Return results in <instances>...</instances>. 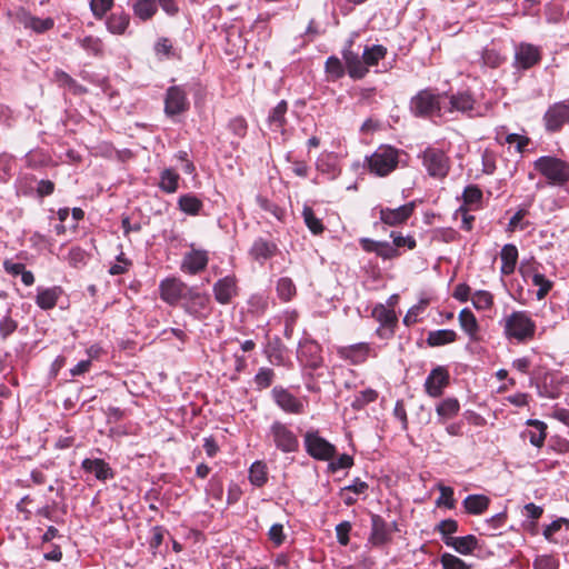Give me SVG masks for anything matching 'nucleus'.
Segmentation results:
<instances>
[{
	"label": "nucleus",
	"instance_id": "obj_1",
	"mask_svg": "<svg viewBox=\"0 0 569 569\" xmlns=\"http://www.w3.org/2000/svg\"><path fill=\"white\" fill-rule=\"evenodd\" d=\"M446 100L447 93L425 89L411 98L410 109L417 117L441 118L446 114Z\"/></svg>",
	"mask_w": 569,
	"mask_h": 569
},
{
	"label": "nucleus",
	"instance_id": "obj_2",
	"mask_svg": "<svg viewBox=\"0 0 569 569\" xmlns=\"http://www.w3.org/2000/svg\"><path fill=\"white\" fill-rule=\"evenodd\" d=\"M533 167L550 184L562 186L569 181V163L559 158L540 157L533 162Z\"/></svg>",
	"mask_w": 569,
	"mask_h": 569
},
{
	"label": "nucleus",
	"instance_id": "obj_3",
	"mask_svg": "<svg viewBox=\"0 0 569 569\" xmlns=\"http://www.w3.org/2000/svg\"><path fill=\"white\" fill-rule=\"evenodd\" d=\"M503 329L507 338L526 341L535 336L536 325L526 311H513L505 318Z\"/></svg>",
	"mask_w": 569,
	"mask_h": 569
},
{
	"label": "nucleus",
	"instance_id": "obj_4",
	"mask_svg": "<svg viewBox=\"0 0 569 569\" xmlns=\"http://www.w3.org/2000/svg\"><path fill=\"white\" fill-rule=\"evenodd\" d=\"M368 168L371 173L379 177L388 176L399 162V151L391 146H380L367 158Z\"/></svg>",
	"mask_w": 569,
	"mask_h": 569
},
{
	"label": "nucleus",
	"instance_id": "obj_5",
	"mask_svg": "<svg viewBox=\"0 0 569 569\" xmlns=\"http://www.w3.org/2000/svg\"><path fill=\"white\" fill-rule=\"evenodd\" d=\"M423 166L431 177L443 178L449 171V159L437 148H427L422 154Z\"/></svg>",
	"mask_w": 569,
	"mask_h": 569
},
{
	"label": "nucleus",
	"instance_id": "obj_6",
	"mask_svg": "<svg viewBox=\"0 0 569 569\" xmlns=\"http://www.w3.org/2000/svg\"><path fill=\"white\" fill-rule=\"evenodd\" d=\"M305 443L307 452L318 460H330L336 453L335 446L320 437L318 432L308 431L305 436Z\"/></svg>",
	"mask_w": 569,
	"mask_h": 569
},
{
	"label": "nucleus",
	"instance_id": "obj_7",
	"mask_svg": "<svg viewBox=\"0 0 569 569\" xmlns=\"http://www.w3.org/2000/svg\"><path fill=\"white\" fill-rule=\"evenodd\" d=\"M270 437L276 447L282 452H293L298 449L299 442L295 433L279 421L272 423Z\"/></svg>",
	"mask_w": 569,
	"mask_h": 569
},
{
	"label": "nucleus",
	"instance_id": "obj_8",
	"mask_svg": "<svg viewBox=\"0 0 569 569\" xmlns=\"http://www.w3.org/2000/svg\"><path fill=\"white\" fill-rule=\"evenodd\" d=\"M189 101L186 91L178 86L170 87L167 90L164 100V112L172 117L187 111Z\"/></svg>",
	"mask_w": 569,
	"mask_h": 569
},
{
	"label": "nucleus",
	"instance_id": "obj_9",
	"mask_svg": "<svg viewBox=\"0 0 569 569\" xmlns=\"http://www.w3.org/2000/svg\"><path fill=\"white\" fill-rule=\"evenodd\" d=\"M416 208L415 202H408L403 206H400L398 208L391 209V208H380L379 216L381 222H383L387 226H400L405 223L413 213Z\"/></svg>",
	"mask_w": 569,
	"mask_h": 569
},
{
	"label": "nucleus",
	"instance_id": "obj_10",
	"mask_svg": "<svg viewBox=\"0 0 569 569\" xmlns=\"http://www.w3.org/2000/svg\"><path fill=\"white\" fill-rule=\"evenodd\" d=\"M188 288L182 281L171 278L160 283V297L169 305H176L180 299L187 298Z\"/></svg>",
	"mask_w": 569,
	"mask_h": 569
},
{
	"label": "nucleus",
	"instance_id": "obj_11",
	"mask_svg": "<svg viewBox=\"0 0 569 569\" xmlns=\"http://www.w3.org/2000/svg\"><path fill=\"white\" fill-rule=\"evenodd\" d=\"M209 301V296L200 293L193 289H189L187 298H184L183 307L188 313L198 319H202L207 316Z\"/></svg>",
	"mask_w": 569,
	"mask_h": 569
},
{
	"label": "nucleus",
	"instance_id": "obj_12",
	"mask_svg": "<svg viewBox=\"0 0 569 569\" xmlns=\"http://www.w3.org/2000/svg\"><path fill=\"white\" fill-rule=\"evenodd\" d=\"M476 100L469 92H458L456 94L448 96L446 100V113L459 111L467 113L469 117H473Z\"/></svg>",
	"mask_w": 569,
	"mask_h": 569
},
{
	"label": "nucleus",
	"instance_id": "obj_13",
	"mask_svg": "<svg viewBox=\"0 0 569 569\" xmlns=\"http://www.w3.org/2000/svg\"><path fill=\"white\" fill-rule=\"evenodd\" d=\"M337 353L341 359L350 361L352 365L363 363L371 355L369 343L360 342L350 346L337 348Z\"/></svg>",
	"mask_w": 569,
	"mask_h": 569
},
{
	"label": "nucleus",
	"instance_id": "obj_14",
	"mask_svg": "<svg viewBox=\"0 0 569 569\" xmlns=\"http://www.w3.org/2000/svg\"><path fill=\"white\" fill-rule=\"evenodd\" d=\"M568 121H569V104H567L565 102L555 103L547 110V112L545 114L546 128L549 131L559 130Z\"/></svg>",
	"mask_w": 569,
	"mask_h": 569
},
{
	"label": "nucleus",
	"instance_id": "obj_15",
	"mask_svg": "<svg viewBox=\"0 0 569 569\" xmlns=\"http://www.w3.org/2000/svg\"><path fill=\"white\" fill-rule=\"evenodd\" d=\"M541 59L538 47L530 43H520L516 48L515 62L518 68L529 69L537 64Z\"/></svg>",
	"mask_w": 569,
	"mask_h": 569
},
{
	"label": "nucleus",
	"instance_id": "obj_16",
	"mask_svg": "<svg viewBox=\"0 0 569 569\" xmlns=\"http://www.w3.org/2000/svg\"><path fill=\"white\" fill-rule=\"evenodd\" d=\"M209 258L206 250L192 249L183 257L181 269L190 274H197L208 264Z\"/></svg>",
	"mask_w": 569,
	"mask_h": 569
},
{
	"label": "nucleus",
	"instance_id": "obj_17",
	"mask_svg": "<svg viewBox=\"0 0 569 569\" xmlns=\"http://www.w3.org/2000/svg\"><path fill=\"white\" fill-rule=\"evenodd\" d=\"M351 44L342 51V57L352 79H362L368 73V68L363 62L362 57L350 49Z\"/></svg>",
	"mask_w": 569,
	"mask_h": 569
},
{
	"label": "nucleus",
	"instance_id": "obj_18",
	"mask_svg": "<svg viewBox=\"0 0 569 569\" xmlns=\"http://www.w3.org/2000/svg\"><path fill=\"white\" fill-rule=\"evenodd\" d=\"M236 280L232 277H224L218 280L213 287L214 298L218 302L226 305L236 295Z\"/></svg>",
	"mask_w": 569,
	"mask_h": 569
},
{
	"label": "nucleus",
	"instance_id": "obj_19",
	"mask_svg": "<svg viewBox=\"0 0 569 569\" xmlns=\"http://www.w3.org/2000/svg\"><path fill=\"white\" fill-rule=\"evenodd\" d=\"M277 250L278 248L276 243L259 238L253 242L250 249V254L254 260L263 262L272 258L277 253Z\"/></svg>",
	"mask_w": 569,
	"mask_h": 569
},
{
	"label": "nucleus",
	"instance_id": "obj_20",
	"mask_svg": "<svg viewBox=\"0 0 569 569\" xmlns=\"http://www.w3.org/2000/svg\"><path fill=\"white\" fill-rule=\"evenodd\" d=\"M82 469L91 472L98 480H107L113 477V472L109 465L102 459H84Z\"/></svg>",
	"mask_w": 569,
	"mask_h": 569
},
{
	"label": "nucleus",
	"instance_id": "obj_21",
	"mask_svg": "<svg viewBox=\"0 0 569 569\" xmlns=\"http://www.w3.org/2000/svg\"><path fill=\"white\" fill-rule=\"evenodd\" d=\"M369 540L373 546H381L390 540L388 526L379 516H373L371 519V535Z\"/></svg>",
	"mask_w": 569,
	"mask_h": 569
},
{
	"label": "nucleus",
	"instance_id": "obj_22",
	"mask_svg": "<svg viewBox=\"0 0 569 569\" xmlns=\"http://www.w3.org/2000/svg\"><path fill=\"white\" fill-rule=\"evenodd\" d=\"M501 258V273L502 274H511L518 261V249L515 244L508 243L505 244L500 252Z\"/></svg>",
	"mask_w": 569,
	"mask_h": 569
},
{
	"label": "nucleus",
	"instance_id": "obj_23",
	"mask_svg": "<svg viewBox=\"0 0 569 569\" xmlns=\"http://www.w3.org/2000/svg\"><path fill=\"white\" fill-rule=\"evenodd\" d=\"M449 382V373L447 369L438 367L433 369L426 380V391H440L446 388Z\"/></svg>",
	"mask_w": 569,
	"mask_h": 569
},
{
	"label": "nucleus",
	"instance_id": "obj_24",
	"mask_svg": "<svg viewBox=\"0 0 569 569\" xmlns=\"http://www.w3.org/2000/svg\"><path fill=\"white\" fill-rule=\"evenodd\" d=\"M274 400L286 412L299 413L303 409V401L293 393H274Z\"/></svg>",
	"mask_w": 569,
	"mask_h": 569
},
{
	"label": "nucleus",
	"instance_id": "obj_25",
	"mask_svg": "<svg viewBox=\"0 0 569 569\" xmlns=\"http://www.w3.org/2000/svg\"><path fill=\"white\" fill-rule=\"evenodd\" d=\"M445 543L452 547L459 553L468 555L476 548L477 539L471 535L465 537H448L445 539Z\"/></svg>",
	"mask_w": 569,
	"mask_h": 569
},
{
	"label": "nucleus",
	"instance_id": "obj_26",
	"mask_svg": "<svg viewBox=\"0 0 569 569\" xmlns=\"http://www.w3.org/2000/svg\"><path fill=\"white\" fill-rule=\"evenodd\" d=\"M490 500L483 495H470L463 500V507L468 513L481 515L489 507Z\"/></svg>",
	"mask_w": 569,
	"mask_h": 569
},
{
	"label": "nucleus",
	"instance_id": "obj_27",
	"mask_svg": "<svg viewBox=\"0 0 569 569\" xmlns=\"http://www.w3.org/2000/svg\"><path fill=\"white\" fill-rule=\"evenodd\" d=\"M21 22L26 28L33 30L37 33L46 32L53 28L54 21L52 18H38L30 14H23Z\"/></svg>",
	"mask_w": 569,
	"mask_h": 569
},
{
	"label": "nucleus",
	"instance_id": "obj_28",
	"mask_svg": "<svg viewBox=\"0 0 569 569\" xmlns=\"http://www.w3.org/2000/svg\"><path fill=\"white\" fill-rule=\"evenodd\" d=\"M58 298L59 292L57 288L38 289L36 302L41 309L49 310L57 305Z\"/></svg>",
	"mask_w": 569,
	"mask_h": 569
},
{
	"label": "nucleus",
	"instance_id": "obj_29",
	"mask_svg": "<svg viewBox=\"0 0 569 569\" xmlns=\"http://www.w3.org/2000/svg\"><path fill=\"white\" fill-rule=\"evenodd\" d=\"M457 338V333L450 329H441L430 331L427 338L429 346L437 347L453 342Z\"/></svg>",
	"mask_w": 569,
	"mask_h": 569
},
{
	"label": "nucleus",
	"instance_id": "obj_30",
	"mask_svg": "<svg viewBox=\"0 0 569 569\" xmlns=\"http://www.w3.org/2000/svg\"><path fill=\"white\" fill-rule=\"evenodd\" d=\"M4 269L12 276H21V281L26 286H31L34 282V276L31 271L26 270L24 264L20 262L4 261Z\"/></svg>",
	"mask_w": 569,
	"mask_h": 569
},
{
	"label": "nucleus",
	"instance_id": "obj_31",
	"mask_svg": "<svg viewBox=\"0 0 569 569\" xmlns=\"http://www.w3.org/2000/svg\"><path fill=\"white\" fill-rule=\"evenodd\" d=\"M387 54V49L381 44H373L371 47H367L363 50L362 59L365 64L368 67L377 66L378 62L383 59Z\"/></svg>",
	"mask_w": 569,
	"mask_h": 569
},
{
	"label": "nucleus",
	"instance_id": "obj_32",
	"mask_svg": "<svg viewBox=\"0 0 569 569\" xmlns=\"http://www.w3.org/2000/svg\"><path fill=\"white\" fill-rule=\"evenodd\" d=\"M320 347L316 342H305L303 345H300L298 356L301 360H303L307 353H310L311 359L307 360L306 362L310 367L316 368L320 363V356L318 355Z\"/></svg>",
	"mask_w": 569,
	"mask_h": 569
},
{
	"label": "nucleus",
	"instance_id": "obj_33",
	"mask_svg": "<svg viewBox=\"0 0 569 569\" xmlns=\"http://www.w3.org/2000/svg\"><path fill=\"white\" fill-rule=\"evenodd\" d=\"M277 293L282 301H290L297 293L296 284L290 278L282 277L277 282Z\"/></svg>",
	"mask_w": 569,
	"mask_h": 569
},
{
	"label": "nucleus",
	"instance_id": "obj_34",
	"mask_svg": "<svg viewBox=\"0 0 569 569\" xmlns=\"http://www.w3.org/2000/svg\"><path fill=\"white\" fill-rule=\"evenodd\" d=\"M288 110V104L284 100L280 101L270 112L269 122L270 126L274 129H282L286 124V113Z\"/></svg>",
	"mask_w": 569,
	"mask_h": 569
},
{
	"label": "nucleus",
	"instance_id": "obj_35",
	"mask_svg": "<svg viewBox=\"0 0 569 569\" xmlns=\"http://www.w3.org/2000/svg\"><path fill=\"white\" fill-rule=\"evenodd\" d=\"M133 11L141 20H149L157 11L156 0H137Z\"/></svg>",
	"mask_w": 569,
	"mask_h": 569
},
{
	"label": "nucleus",
	"instance_id": "obj_36",
	"mask_svg": "<svg viewBox=\"0 0 569 569\" xmlns=\"http://www.w3.org/2000/svg\"><path fill=\"white\" fill-rule=\"evenodd\" d=\"M179 174L172 169H164L160 176L161 190L172 193L178 189Z\"/></svg>",
	"mask_w": 569,
	"mask_h": 569
},
{
	"label": "nucleus",
	"instance_id": "obj_37",
	"mask_svg": "<svg viewBox=\"0 0 569 569\" xmlns=\"http://www.w3.org/2000/svg\"><path fill=\"white\" fill-rule=\"evenodd\" d=\"M180 210L188 214H198L202 208V202L196 196L184 194L179 198L178 201Z\"/></svg>",
	"mask_w": 569,
	"mask_h": 569
},
{
	"label": "nucleus",
	"instance_id": "obj_38",
	"mask_svg": "<svg viewBox=\"0 0 569 569\" xmlns=\"http://www.w3.org/2000/svg\"><path fill=\"white\" fill-rule=\"evenodd\" d=\"M459 323L470 337H475L478 331V322L475 315L469 309H462L459 313Z\"/></svg>",
	"mask_w": 569,
	"mask_h": 569
},
{
	"label": "nucleus",
	"instance_id": "obj_39",
	"mask_svg": "<svg viewBox=\"0 0 569 569\" xmlns=\"http://www.w3.org/2000/svg\"><path fill=\"white\" fill-rule=\"evenodd\" d=\"M129 16L124 13L111 14L107 21L108 30L116 34H121L129 26Z\"/></svg>",
	"mask_w": 569,
	"mask_h": 569
},
{
	"label": "nucleus",
	"instance_id": "obj_40",
	"mask_svg": "<svg viewBox=\"0 0 569 569\" xmlns=\"http://www.w3.org/2000/svg\"><path fill=\"white\" fill-rule=\"evenodd\" d=\"M326 72L328 79L335 81L343 77L345 67L339 58L331 56L326 61Z\"/></svg>",
	"mask_w": 569,
	"mask_h": 569
},
{
	"label": "nucleus",
	"instance_id": "obj_41",
	"mask_svg": "<svg viewBox=\"0 0 569 569\" xmlns=\"http://www.w3.org/2000/svg\"><path fill=\"white\" fill-rule=\"evenodd\" d=\"M250 482L257 487H261L267 481V467L264 463L257 461L249 470Z\"/></svg>",
	"mask_w": 569,
	"mask_h": 569
},
{
	"label": "nucleus",
	"instance_id": "obj_42",
	"mask_svg": "<svg viewBox=\"0 0 569 569\" xmlns=\"http://www.w3.org/2000/svg\"><path fill=\"white\" fill-rule=\"evenodd\" d=\"M302 217L306 226L313 234H319L323 231V224L320 219H318L310 207H305L302 210Z\"/></svg>",
	"mask_w": 569,
	"mask_h": 569
},
{
	"label": "nucleus",
	"instance_id": "obj_43",
	"mask_svg": "<svg viewBox=\"0 0 569 569\" xmlns=\"http://www.w3.org/2000/svg\"><path fill=\"white\" fill-rule=\"evenodd\" d=\"M532 283L533 286L538 287L537 290V299L542 300L551 290L553 283L547 279L542 273L535 272L532 274Z\"/></svg>",
	"mask_w": 569,
	"mask_h": 569
},
{
	"label": "nucleus",
	"instance_id": "obj_44",
	"mask_svg": "<svg viewBox=\"0 0 569 569\" xmlns=\"http://www.w3.org/2000/svg\"><path fill=\"white\" fill-rule=\"evenodd\" d=\"M372 313L373 317L385 327H392L397 321L393 310L387 309L382 305L376 307Z\"/></svg>",
	"mask_w": 569,
	"mask_h": 569
},
{
	"label": "nucleus",
	"instance_id": "obj_45",
	"mask_svg": "<svg viewBox=\"0 0 569 569\" xmlns=\"http://www.w3.org/2000/svg\"><path fill=\"white\" fill-rule=\"evenodd\" d=\"M80 46L93 56H101L103 53V43L101 39L92 36L84 37L79 40Z\"/></svg>",
	"mask_w": 569,
	"mask_h": 569
},
{
	"label": "nucleus",
	"instance_id": "obj_46",
	"mask_svg": "<svg viewBox=\"0 0 569 569\" xmlns=\"http://www.w3.org/2000/svg\"><path fill=\"white\" fill-rule=\"evenodd\" d=\"M528 425L536 428L535 432H530V442L531 445L540 448L543 446L546 439V428L547 426L539 420H529Z\"/></svg>",
	"mask_w": 569,
	"mask_h": 569
},
{
	"label": "nucleus",
	"instance_id": "obj_47",
	"mask_svg": "<svg viewBox=\"0 0 569 569\" xmlns=\"http://www.w3.org/2000/svg\"><path fill=\"white\" fill-rule=\"evenodd\" d=\"M437 487L440 491V497L436 501L437 506H443L448 509L455 508L453 489L441 483Z\"/></svg>",
	"mask_w": 569,
	"mask_h": 569
},
{
	"label": "nucleus",
	"instance_id": "obj_48",
	"mask_svg": "<svg viewBox=\"0 0 569 569\" xmlns=\"http://www.w3.org/2000/svg\"><path fill=\"white\" fill-rule=\"evenodd\" d=\"M483 66L498 68L503 62V57L495 49H485L481 53Z\"/></svg>",
	"mask_w": 569,
	"mask_h": 569
},
{
	"label": "nucleus",
	"instance_id": "obj_49",
	"mask_svg": "<svg viewBox=\"0 0 569 569\" xmlns=\"http://www.w3.org/2000/svg\"><path fill=\"white\" fill-rule=\"evenodd\" d=\"M472 305L479 310L489 309L492 305V296L488 291H477L471 298Z\"/></svg>",
	"mask_w": 569,
	"mask_h": 569
},
{
	"label": "nucleus",
	"instance_id": "obj_50",
	"mask_svg": "<svg viewBox=\"0 0 569 569\" xmlns=\"http://www.w3.org/2000/svg\"><path fill=\"white\" fill-rule=\"evenodd\" d=\"M273 370L270 368H261L254 377V381L260 389L269 388L273 381Z\"/></svg>",
	"mask_w": 569,
	"mask_h": 569
},
{
	"label": "nucleus",
	"instance_id": "obj_51",
	"mask_svg": "<svg viewBox=\"0 0 569 569\" xmlns=\"http://www.w3.org/2000/svg\"><path fill=\"white\" fill-rule=\"evenodd\" d=\"M458 410H459V402L457 399H453V398H449V399L442 401L437 407L438 415L442 416V417H451L455 413H457Z\"/></svg>",
	"mask_w": 569,
	"mask_h": 569
},
{
	"label": "nucleus",
	"instance_id": "obj_52",
	"mask_svg": "<svg viewBox=\"0 0 569 569\" xmlns=\"http://www.w3.org/2000/svg\"><path fill=\"white\" fill-rule=\"evenodd\" d=\"M527 214V210L520 209L518 210L510 219L508 223V231L513 232L515 230H525L528 227V222L523 221L525 216Z\"/></svg>",
	"mask_w": 569,
	"mask_h": 569
},
{
	"label": "nucleus",
	"instance_id": "obj_53",
	"mask_svg": "<svg viewBox=\"0 0 569 569\" xmlns=\"http://www.w3.org/2000/svg\"><path fill=\"white\" fill-rule=\"evenodd\" d=\"M533 569H558V561L550 555L536 557Z\"/></svg>",
	"mask_w": 569,
	"mask_h": 569
},
{
	"label": "nucleus",
	"instance_id": "obj_54",
	"mask_svg": "<svg viewBox=\"0 0 569 569\" xmlns=\"http://www.w3.org/2000/svg\"><path fill=\"white\" fill-rule=\"evenodd\" d=\"M441 563L445 569H469L460 558L450 553H445L441 557Z\"/></svg>",
	"mask_w": 569,
	"mask_h": 569
},
{
	"label": "nucleus",
	"instance_id": "obj_55",
	"mask_svg": "<svg viewBox=\"0 0 569 569\" xmlns=\"http://www.w3.org/2000/svg\"><path fill=\"white\" fill-rule=\"evenodd\" d=\"M113 0H91L90 7L92 13L97 18H102L104 13L112 7Z\"/></svg>",
	"mask_w": 569,
	"mask_h": 569
},
{
	"label": "nucleus",
	"instance_id": "obj_56",
	"mask_svg": "<svg viewBox=\"0 0 569 569\" xmlns=\"http://www.w3.org/2000/svg\"><path fill=\"white\" fill-rule=\"evenodd\" d=\"M390 237L393 239V246L398 250V248L407 247L408 249H415L417 243L416 240L410 236H402L397 232H391Z\"/></svg>",
	"mask_w": 569,
	"mask_h": 569
},
{
	"label": "nucleus",
	"instance_id": "obj_57",
	"mask_svg": "<svg viewBox=\"0 0 569 569\" xmlns=\"http://www.w3.org/2000/svg\"><path fill=\"white\" fill-rule=\"evenodd\" d=\"M482 198V191L477 186H468L463 191L465 203L475 204Z\"/></svg>",
	"mask_w": 569,
	"mask_h": 569
},
{
	"label": "nucleus",
	"instance_id": "obj_58",
	"mask_svg": "<svg viewBox=\"0 0 569 569\" xmlns=\"http://www.w3.org/2000/svg\"><path fill=\"white\" fill-rule=\"evenodd\" d=\"M284 336L291 338L295 330V325L298 319V313L295 310L284 312Z\"/></svg>",
	"mask_w": 569,
	"mask_h": 569
},
{
	"label": "nucleus",
	"instance_id": "obj_59",
	"mask_svg": "<svg viewBox=\"0 0 569 569\" xmlns=\"http://www.w3.org/2000/svg\"><path fill=\"white\" fill-rule=\"evenodd\" d=\"M376 253L383 259H392L399 254L395 246L389 242H380L377 247Z\"/></svg>",
	"mask_w": 569,
	"mask_h": 569
},
{
	"label": "nucleus",
	"instance_id": "obj_60",
	"mask_svg": "<svg viewBox=\"0 0 569 569\" xmlns=\"http://www.w3.org/2000/svg\"><path fill=\"white\" fill-rule=\"evenodd\" d=\"M68 261L73 267H79L83 264L86 261V252L79 247L71 248L68 253Z\"/></svg>",
	"mask_w": 569,
	"mask_h": 569
},
{
	"label": "nucleus",
	"instance_id": "obj_61",
	"mask_svg": "<svg viewBox=\"0 0 569 569\" xmlns=\"http://www.w3.org/2000/svg\"><path fill=\"white\" fill-rule=\"evenodd\" d=\"M351 525L348 521H343L336 527L337 539L340 545L347 546L349 542V532Z\"/></svg>",
	"mask_w": 569,
	"mask_h": 569
},
{
	"label": "nucleus",
	"instance_id": "obj_62",
	"mask_svg": "<svg viewBox=\"0 0 569 569\" xmlns=\"http://www.w3.org/2000/svg\"><path fill=\"white\" fill-rule=\"evenodd\" d=\"M269 539L276 545L280 546L286 538V535L283 533V526L280 523H274L271 526L268 532Z\"/></svg>",
	"mask_w": 569,
	"mask_h": 569
},
{
	"label": "nucleus",
	"instance_id": "obj_63",
	"mask_svg": "<svg viewBox=\"0 0 569 569\" xmlns=\"http://www.w3.org/2000/svg\"><path fill=\"white\" fill-rule=\"evenodd\" d=\"M568 525L569 523V520L565 519V518H560L558 520H555L553 522H551L550 525H548L546 527V529L543 530V536L547 540L549 541H552V537L556 532H558L562 525Z\"/></svg>",
	"mask_w": 569,
	"mask_h": 569
},
{
	"label": "nucleus",
	"instance_id": "obj_64",
	"mask_svg": "<svg viewBox=\"0 0 569 569\" xmlns=\"http://www.w3.org/2000/svg\"><path fill=\"white\" fill-rule=\"evenodd\" d=\"M438 530L446 539L448 538L447 536L455 533L458 530V523L453 519H446L438 525Z\"/></svg>",
	"mask_w": 569,
	"mask_h": 569
}]
</instances>
